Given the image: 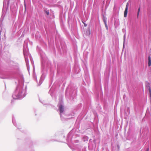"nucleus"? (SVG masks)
<instances>
[{"label": "nucleus", "mask_w": 151, "mask_h": 151, "mask_svg": "<svg viewBox=\"0 0 151 151\" xmlns=\"http://www.w3.org/2000/svg\"><path fill=\"white\" fill-rule=\"evenodd\" d=\"M140 10V7H139L138 9V12H139Z\"/></svg>", "instance_id": "6e6552de"}, {"label": "nucleus", "mask_w": 151, "mask_h": 151, "mask_svg": "<svg viewBox=\"0 0 151 151\" xmlns=\"http://www.w3.org/2000/svg\"><path fill=\"white\" fill-rule=\"evenodd\" d=\"M125 37V35H124V40Z\"/></svg>", "instance_id": "f8f14e48"}, {"label": "nucleus", "mask_w": 151, "mask_h": 151, "mask_svg": "<svg viewBox=\"0 0 151 151\" xmlns=\"http://www.w3.org/2000/svg\"><path fill=\"white\" fill-rule=\"evenodd\" d=\"M104 22L105 24L106 27L107 28V26L106 24V21H105V20H104Z\"/></svg>", "instance_id": "0eeeda50"}, {"label": "nucleus", "mask_w": 151, "mask_h": 151, "mask_svg": "<svg viewBox=\"0 0 151 151\" xmlns=\"http://www.w3.org/2000/svg\"><path fill=\"white\" fill-rule=\"evenodd\" d=\"M148 89H149V93L150 94V96L151 97V90L149 87H148Z\"/></svg>", "instance_id": "423d86ee"}, {"label": "nucleus", "mask_w": 151, "mask_h": 151, "mask_svg": "<svg viewBox=\"0 0 151 151\" xmlns=\"http://www.w3.org/2000/svg\"><path fill=\"white\" fill-rule=\"evenodd\" d=\"M128 8V4H127L126 6V7L125 9L124 12V17H126L127 16V10Z\"/></svg>", "instance_id": "20e7f679"}, {"label": "nucleus", "mask_w": 151, "mask_h": 151, "mask_svg": "<svg viewBox=\"0 0 151 151\" xmlns=\"http://www.w3.org/2000/svg\"><path fill=\"white\" fill-rule=\"evenodd\" d=\"M47 15H48L49 14V13L48 12H47Z\"/></svg>", "instance_id": "9b49d317"}, {"label": "nucleus", "mask_w": 151, "mask_h": 151, "mask_svg": "<svg viewBox=\"0 0 151 151\" xmlns=\"http://www.w3.org/2000/svg\"><path fill=\"white\" fill-rule=\"evenodd\" d=\"M26 87L24 89H22L21 87H18L15 91L13 93L12 97L14 99H22L26 95Z\"/></svg>", "instance_id": "f257e3e1"}, {"label": "nucleus", "mask_w": 151, "mask_h": 151, "mask_svg": "<svg viewBox=\"0 0 151 151\" xmlns=\"http://www.w3.org/2000/svg\"><path fill=\"white\" fill-rule=\"evenodd\" d=\"M42 77V76L41 77V79H40V85L42 83V81H41V80Z\"/></svg>", "instance_id": "1a4fd4ad"}, {"label": "nucleus", "mask_w": 151, "mask_h": 151, "mask_svg": "<svg viewBox=\"0 0 151 151\" xmlns=\"http://www.w3.org/2000/svg\"><path fill=\"white\" fill-rule=\"evenodd\" d=\"M27 49H26V48L24 46V48H23V53L24 55V57L25 58V60L26 63V65H27V69L28 68V65H29V62H28V59L26 57V56L27 55Z\"/></svg>", "instance_id": "f03ea898"}, {"label": "nucleus", "mask_w": 151, "mask_h": 151, "mask_svg": "<svg viewBox=\"0 0 151 151\" xmlns=\"http://www.w3.org/2000/svg\"><path fill=\"white\" fill-rule=\"evenodd\" d=\"M13 123L14 124V122H13Z\"/></svg>", "instance_id": "4468645a"}, {"label": "nucleus", "mask_w": 151, "mask_h": 151, "mask_svg": "<svg viewBox=\"0 0 151 151\" xmlns=\"http://www.w3.org/2000/svg\"><path fill=\"white\" fill-rule=\"evenodd\" d=\"M58 106L59 108L60 111V116L61 117L62 116V113L64 111V107L63 106L60 104H59L58 105Z\"/></svg>", "instance_id": "7ed1b4c3"}, {"label": "nucleus", "mask_w": 151, "mask_h": 151, "mask_svg": "<svg viewBox=\"0 0 151 151\" xmlns=\"http://www.w3.org/2000/svg\"><path fill=\"white\" fill-rule=\"evenodd\" d=\"M139 12H137V18H138V17H139Z\"/></svg>", "instance_id": "9d476101"}, {"label": "nucleus", "mask_w": 151, "mask_h": 151, "mask_svg": "<svg viewBox=\"0 0 151 151\" xmlns=\"http://www.w3.org/2000/svg\"><path fill=\"white\" fill-rule=\"evenodd\" d=\"M88 31H89V33L90 34V31L89 30Z\"/></svg>", "instance_id": "ddd939ff"}, {"label": "nucleus", "mask_w": 151, "mask_h": 151, "mask_svg": "<svg viewBox=\"0 0 151 151\" xmlns=\"http://www.w3.org/2000/svg\"><path fill=\"white\" fill-rule=\"evenodd\" d=\"M148 65L149 66H150L151 65V60L150 56L148 57Z\"/></svg>", "instance_id": "39448f33"}]
</instances>
